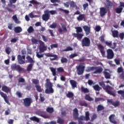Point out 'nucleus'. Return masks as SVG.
<instances>
[{"label": "nucleus", "instance_id": "obj_32", "mask_svg": "<svg viewBox=\"0 0 124 124\" xmlns=\"http://www.w3.org/2000/svg\"><path fill=\"white\" fill-rule=\"evenodd\" d=\"M30 120L33 122H36V123H39L40 122L39 119L36 117V116H33L31 117Z\"/></svg>", "mask_w": 124, "mask_h": 124}, {"label": "nucleus", "instance_id": "obj_21", "mask_svg": "<svg viewBox=\"0 0 124 124\" xmlns=\"http://www.w3.org/2000/svg\"><path fill=\"white\" fill-rule=\"evenodd\" d=\"M73 118L75 119V120H78V116H79V114L78 113V109L77 108H75L73 110Z\"/></svg>", "mask_w": 124, "mask_h": 124}, {"label": "nucleus", "instance_id": "obj_3", "mask_svg": "<svg viewBox=\"0 0 124 124\" xmlns=\"http://www.w3.org/2000/svg\"><path fill=\"white\" fill-rule=\"evenodd\" d=\"M77 33H74L72 34L73 36L78 39V40H81L84 36V34L80 33V32H83V29L81 27H77L75 28Z\"/></svg>", "mask_w": 124, "mask_h": 124}, {"label": "nucleus", "instance_id": "obj_31", "mask_svg": "<svg viewBox=\"0 0 124 124\" xmlns=\"http://www.w3.org/2000/svg\"><path fill=\"white\" fill-rule=\"evenodd\" d=\"M80 90L82 93H90L89 89H88V88H84L83 86L81 87Z\"/></svg>", "mask_w": 124, "mask_h": 124}, {"label": "nucleus", "instance_id": "obj_5", "mask_svg": "<svg viewBox=\"0 0 124 124\" xmlns=\"http://www.w3.org/2000/svg\"><path fill=\"white\" fill-rule=\"evenodd\" d=\"M85 66L84 62L79 64L77 68L78 75H82V74L84 73V71H85Z\"/></svg>", "mask_w": 124, "mask_h": 124}, {"label": "nucleus", "instance_id": "obj_49", "mask_svg": "<svg viewBox=\"0 0 124 124\" xmlns=\"http://www.w3.org/2000/svg\"><path fill=\"white\" fill-rule=\"evenodd\" d=\"M61 62L62 63H66V62H68V60L66 58L62 57L61 58Z\"/></svg>", "mask_w": 124, "mask_h": 124}, {"label": "nucleus", "instance_id": "obj_59", "mask_svg": "<svg viewBox=\"0 0 124 124\" xmlns=\"http://www.w3.org/2000/svg\"><path fill=\"white\" fill-rule=\"evenodd\" d=\"M105 43L106 45H107V46H108V47H111V46L112 45V41L108 42V41H106Z\"/></svg>", "mask_w": 124, "mask_h": 124}, {"label": "nucleus", "instance_id": "obj_28", "mask_svg": "<svg viewBox=\"0 0 124 124\" xmlns=\"http://www.w3.org/2000/svg\"><path fill=\"white\" fill-rule=\"evenodd\" d=\"M111 32L112 33V36L114 38L119 37V31L117 30L111 31Z\"/></svg>", "mask_w": 124, "mask_h": 124}, {"label": "nucleus", "instance_id": "obj_13", "mask_svg": "<svg viewBox=\"0 0 124 124\" xmlns=\"http://www.w3.org/2000/svg\"><path fill=\"white\" fill-rule=\"evenodd\" d=\"M25 60H26V56L23 55L22 56L21 55H17V62L19 64H24L25 63Z\"/></svg>", "mask_w": 124, "mask_h": 124}, {"label": "nucleus", "instance_id": "obj_44", "mask_svg": "<svg viewBox=\"0 0 124 124\" xmlns=\"http://www.w3.org/2000/svg\"><path fill=\"white\" fill-rule=\"evenodd\" d=\"M46 112L49 113V114H52L54 112V108H53L48 107L46 108Z\"/></svg>", "mask_w": 124, "mask_h": 124}, {"label": "nucleus", "instance_id": "obj_8", "mask_svg": "<svg viewBox=\"0 0 124 124\" xmlns=\"http://www.w3.org/2000/svg\"><path fill=\"white\" fill-rule=\"evenodd\" d=\"M78 121L80 122H82V121H90V113H89V111L86 112L85 117L80 116L79 117H78Z\"/></svg>", "mask_w": 124, "mask_h": 124}, {"label": "nucleus", "instance_id": "obj_53", "mask_svg": "<svg viewBox=\"0 0 124 124\" xmlns=\"http://www.w3.org/2000/svg\"><path fill=\"white\" fill-rule=\"evenodd\" d=\"M112 105L114 106V107H118V106H120V102L119 101H113L112 102Z\"/></svg>", "mask_w": 124, "mask_h": 124}, {"label": "nucleus", "instance_id": "obj_38", "mask_svg": "<svg viewBox=\"0 0 124 124\" xmlns=\"http://www.w3.org/2000/svg\"><path fill=\"white\" fill-rule=\"evenodd\" d=\"M58 119L57 120V124H63V123H64V120L62 119L61 117H58Z\"/></svg>", "mask_w": 124, "mask_h": 124}, {"label": "nucleus", "instance_id": "obj_18", "mask_svg": "<svg viewBox=\"0 0 124 124\" xmlns=\"http://www.w3.org/2000/svg\"><path fill=\"white\" fill-rule=\"evenodd\" d=\"M83 29L85 32V34L86 35H89L91 33V27L87 25H85L83 26Z\"/></svg>", "mask_w": 124, "mask_h": 124}, {"label": "nucleus", "instance_id": "obj_39", "mask_svg": "<svg viewBox=\"0 0 124 124\" xmlns=\"http://www.w3.org/2000/svg\"><path fill=\"white\" fill-rule=\"evenodd\" d=\"M79 105L80 106H84L85 107H88V103L85 101H80L79 102Z\"/></svg>", "mask_w": 124, "mask_h": 124}, {"label": "nucleus", "instance_id": "obj_23", "mask_svg": "<svg viewBox=\"0 0 124 124\" xmlns=\"http://www.w3.org/2000/svg\"><path fill=\"white\" fill-rule=\"evenodd\" d=\"M49 69H50V71L52 73L53 76H54V81H57V77L56 76V68L54 67H50Z\"/></svg>", "mask_w": 124, "mask_h": 124}, {"label": "nucleus", "instance_id": "obj_30", "mask_svg": "<svg viewBox=\"0 0 124 124\" xmlns=\"http://www.w3.org/2000/svg\"><path fill=\"white\" fill-rule=\"evenodd\" d=\"M105 5L109 8V7H112L113 6V3L110 1L109 0H107L105 3Z\"/></svg>", "mask_w": 124, "mask_h": 124}, {"label": "nucleus", "instance_id": "obj_27", "mask_svg": "<svg viewBox=\"0 0 124 124\" xmlns=\"http://www.w3.org/2000/svg\"><path fill=\"white\" fill-rule=\"evenodd\" d=\"M123 9L124 8L122 7L119 6L118 7H116L115 9V11L116 13H117V14H120L122 13V12L123 11Z\"/></svg>", "mask_w": 124, "mask_h": 124}, {"label": "nucleus", "instance_id": "obj_20", "mask_svg": "<svg viewBox=\"0 0 124 124\" xmlns=\"http://www.w3.org/2000/svg\"><path fill=\"white\" fill-rule=\"evenodd\" d=\"M114 118H115V114L110 115L108 117L109 121L110 123H111V124H117V121L115 120Z\"/></svg>", "mask_w": 124, "mask_h": 124}, {"label": "nucleus", "instance_id": "obj_17", "mask_svg": "<svg viewBox=\"0 0 124 124\" xmlns=\"http://www.w3.org/2000/svg\"><path fill=\"white\" fill-rule=\"evenodd\" d=\"M107 13V9L104 7H101L100 8V17H103L105 16V15Z\"/></svg>", "mask_w": 124, "mask_h": 124}, {"label": "nucleus", "instance_id": "obj_34", "mask_svg": "<svg viewBox=\"0 0 124 124\" xmlns=\"http://www.w3.org/2000/svg\"><path fill=\"white\" fill-rule=\"evenodd\" d=\"M104 75L106 79H110V78H111V75L108 72H104Z\"/></svg>", "mask_w": 124, "mask_h": 124}, {"label": "nucleus", "instance_id": "obj_62", "mask_svg": "<svg viewBox=\"0 0 124 124\" xmlns=\"http://www.w3.org/2000/svg\"><path fill=\"white\" fill-rule=\"evenodd\" d=\"M18 83H25V78H20L18 79Z\"/></svg>", "mask_w": 124, "mask_h": 124}, {"label": "nucleus", "instance_id": "obj_55", "mask_svg": "<svg viewBox=\"0 0 124 124\" xmlns=\"http://www.w3.org/2000/svg\"><path fill=\"white\" fill-rule=\"evenodd\" d=\"M49 28L50 29H56L57 28V23H53L51 25L49 26Z\"/></svg>", "mask_w": 124, "mask_h": 124}, {"label": "nucleus", "instance_id": "obj_33", "mask_svg": "<svg viewBox=\"0 0 124 124\" xmlns=\"http://www.w3.org/2000/svg\"><path fill=\"white\" fill-rule=\"evenodd\" d=\"M94 67L95 66H88L87 67V69H86V72H91V71H94Z\"/></svg>", "mask_w": 124, "mask_h": 124}, {"label": "nucleus", "instance_id": "obj_24", "mask_svg": "<svg viewBox=\"0 0 124 124\" xmlns=\"http://www.w3.org/2000/svg\"><path fill=\"white\" fill-rule=\"evenodd\" d=\"M70 83L72 86V89H74L75 88H77V81L73 79L70 80Z\"/></svg>", "mask_w": 124, "mask_h": 124}, {"label": "nucleus", "instance_id": "obj_9", "mask_svg": "<svg viewBox=\"0 0 124 124\" xmlns=\"http://www.w3.org/2000/svg\"><path fill=\"white\" fill-rule=\"evenodd\" d=\"M115 54H114V52L111 49H108L107 50V58L108 60H112L114 58Z\"/></svg>", "mask_w": 124, "mask_h": 124}, {"label": "nucleus", "instance_id": "obj_22", "mask_svg": "<svg viewBox=\"0 0 124 124\" xmlns=\"http://www.w3.org/2000/svg\"><path fill=\"white\" fill-rule=\"evenodd\" d=\"M78 21H85L86 20V15L85 14H80L77 17Z\"/></svg>", "mask_w": 124, "mask_h": 124}, {"label": "nucleus", "instance_id": "obj_64", "mask_svg": "<svg viewBox=\"0 0 124 124\" xmlns=\"http://www.w3.org/2000/svg\"><path fill=\"white\" fill-rule=\"evenodd\" d=\"M120 79L124 80V71L119 76Z\"/></svg>", "mask_w": 124, "mask_h": 124}, {"label": "nucleus", "instance_id": "obj_26", "mask_svg": "<svg viewBox=\"0 0 124 124\" xmlns=\"http://www.w3.org/2000/svg\"><path fill=\"white\" fill-rule=\"evenodd\" d=\"M93 88L96 92H99L101 90H102V88L100 87L98 84H95L93 86Z\"/></svg>", "mask_w": 124, "mask_h": 124}, {"label": "nucleus", "instance_id": "obj_60", "mask_svg": "<svg viewBox=\"0 0 124 124\" xmlns=\"http://www.w3.org/2000/svg\"><path fill=\"white\" fill-rule=\"evenodd\" d=\"M73 48L70 46H68L66 48L64 49V52H68V51H73Z\"/></svg>", "mask_w": 124, "mask_h": 124}, {"label": "nucleus", "instance_id": "obj_54", "mask_svg": "<svg viewBox=\"0 0 124 124\" xmlns=\"http://www.w3.org/2000/svg\"><path fill=\"white\" fill-rule=\"evenodd\" d=\"M124 72V68L122 67H119L117 69V73H123Z\"/></svg>", "mask_w": 124, "mask_h": 124}, {"label": "nucleus", "instance_id": "obj_14", "mask_svg": "<svg viewBox=\"0 0 124 124\" xmlns=\"http://www.w3.org/2000/svg\"><path fill=\"white\" fill-rule=\"evenodd\" d=\"M36 114L38 116H40V117L44 118V119H48V116H47V113H46V111H43L39 110L36 112Z\"/></svg>", "mask_w": 124, "mask_h": 124}, {"label": "nucleus", "instance_id": "obj_51", "mask_svg": "<svg viewBox=\"0 0 124 124\" xmlns=\"http://www.w3.org/2000/svg\"><path fill=\"white\" fill-rule=\"evenodd\" d=\"M33 84H34L35 85H38L39 84V80L37 79H32L31 80Z\"/></svg>", "mask_w": 124, "mask_h": 124}, {"label": "nucleus", "instance_id": "obj_45", "mask_svg": "<svg viewBox=\"0 0 124 124\" xmlns=\"http://www.w3.org/2000/svg\"><path fill=\"white\" fill-rule=\"evenodd\" d=\"M35 87L38 93H42V89H41V86H40L39 85H36Z\"/></svg>", "mask_w": 124, "mask_h": 124}, {"label": "nucleus", "instance_id": "obj_15", "mask_svg": "<svg viewBox=\"0 0 124 124\" xmlns=\"http://www.w3.org/2000/svg\"><path fill=\"white\" fill-rule=\"evenodd\" d=\"M0 95H1V97H2L6 103L7 104L10 105V102H9V100L8 99V97H7V95L4 93L0 91Z\"/></svg>", "mask_w": 124, "mask_h": 124}, {"label": "nucleus", "instance_id": "obj_35", "mask_svg": "<svg viewBox=\"0 0 124 124\" xmlns=\"http://www.w3.org/2000/svg\"><path fill=\"white\" fill-rule=\"evenodd\" d=\"M104 107L101 105H99L97 107V112H99V111H102L104 110Z\"/></svg>", "mask_w": 124, "mask_h": 124}, {"label": "nucleus", "instance_id": "obj_10", "mask_svg": "<svg viewBox=\"0 0 124 124\" xmlns=\"http://www.w3.org/2000/svg\"><path fill=\"white\" fill-rule=\"evenodd\" d=\"M39 50L40 53H44L47 51V46H45V44L42 41H40Z\"/></svg>", "mask_w": 124, "mask_h": 124}, {"label": "nucleus", "instance_id": "obj_40", "mask_svg": "<svg viewBox=\"0 0 124 124\" xmlns=\"http://www.w3.org/2000/svg\"><path fill=\"white\" fill-rule=\"evenodd\" d=\"M33 67V64L30 63L28 64L27 68V71H31V70L32 69V67Z\"/></svg>", "mask_w": 124, "mask_h": 124}, {"label": "nucleus", "instance_id": "obj_42", "mask_svg": "<svg viewBox=\"0 0 124 124\" xmlns=\"http://www.w3.org/2000/svg\"><path fill=\"white\" fill-rule=\"evenodd\" d=\"M11 47L8 46L5 49V52L7 55H10V53H11Z\"/></svg>", "mask_w": 124, "mask_h": 124}, {"label": "nucleus", "instance_id": "obj_48", "mask_svg": "<svg viewBox=\"0 0 124 124\" xmlns=\"http://www.w3.org/2000/svg\"><path fill=\"white\" fill-rule=\"evenodd\" d=\"M99 101H104V99L101 97L95 98V102H99Z\"/></svg>", "mask_w": 124, "mask_h": 124}, {"label": "nucleus", "instance_id": "obj_56", "mask_svg": "<svg viewBox=\"0 0 124 124\" xmlns=\"http://www.w3.org/2000/svg\"><path fill=\"white\" fill-rule=\"evenodd\" d=\"M59 10H60V11H62V12H63L65 14H68V13H69V11H68L67 10H64L62 8H59Z\"/></svg>", "mask_w": 124, "mask_h": 124}, {"label": "nucleus", "instance_id": "obj_1", "mask_svg": "<svg viewBox=\"0 0 124 124\" xmlns=\"http://www.w3.org/2000/svg\"><path fill=\"white\" fill-rule=\"evenodd\" d=\"M99 85L101 87L103 90L106 91V93L109 94L110 95H112V96H116V92L115 91H112L114 90V88L109 86V85H106L105 82L101 81L99 82Z\"/></svg>", "mask_w": 124, "mask_h": 124}, {"label": "nucleus", "instance_id": "obj_58", "mask_svg": "<svg viewBox=\"0 0 124 124\" xmlns=\"http://www.w3.org/2000/svg\"><path fill=\"white\" fill-rule=\"evenodd\" d=\"M57 71L59 73H62V72L64 71V70L63 69V68L60 67L57 68Z\"/></svg>", "mask_w": 124, "mask_h": 124}, {"label": "nucleus", "instance_id": "obj_57", "mask_svg": "<svg viewBox=\"0 0 124 124\" xmlns=\"http://www.w3.org/2000/svg\"><path fill=\"white\" fill-rule=\"evenodd\" d=\"M36 56L38 59H41V58H43V57H44L43 54H39V52H36Z\"/></svg>", "mask_w": 124, "mask_h": 124}, {"label": "nucleus", "instance_id": "obj_37", "mask_svg": "<svg viewBox=\"0 0 124 124\" xmlns=\"http://www.w3.org/2000/svg\"><path fill=\"white\" fill-rule=\"evenodd\" d=\"M26 59H27L28 62H30V63H34V61H33L32 58H31V56H27Z\"/></svg>", "mask_w": 124, "mask_h": 124}, {"label": "nucleus", "instance_id": "obj_12", "mask_svg": "<svg viewBox=\"0 0 124 124\" xmlns=\"http://www.w3.org/2000/svg\"><path fill=\"white\" fill-rule=\"evenodd\" d=\"M97 47L99 50L102 57H105V48L104 47V46H103L101 44H98L97 45Z\"/></svg>", "mask_w": 124, "mask_h": 124}, {"label": "nucleus", "instance_id": "obj_29", "mask_svg": "<svg viewBox=\"0 0 124 124\" xmlns=\"http://www.w3.org/2000/svg\"><path fill=\"white\" fill-rule=\"evenodd\" d=\"M12 19H13V20L15 21V23H16V24H19L21 23L19 21V19H18V18L17 17V16H16V15H14L12 16Z\"/></svg>", "mask_w": 124, "mask_h": 124}, {"label": "nucleus", "instance_id": "obj_46", "mask_svg": "<svg viewBox=\"0 0 124 124\" xmlns=\"http://www.w3.org/2000/svg\"><path fill=\"white\" fill-rule=\"evenodd\" d=\"M27 31L29 33H31V32L34 31V29H33V28L32 26H30L28 29Z\"/></svg>", "mask_w": 124, "mask_h": 124}, {"label": "nucleus", "instance_id": "obj_47", "mask_svg": "<svg viewBox=\"0 0 124 124\" xmlns=\"http://www.w3.org/2000/svg\"><path fill=\"white\" fill-rule=\"evenodd\" d=\"M31 41L32 44H38V40H37L34 38H32L31 39Z\"/></svg>", "mask_w": 124, "mask_h": 124}, {"label": "nucleus", "instance_id": "obj_11", "mask_svg": "<svg viewBox=\"0 0 124 124\" xmlns=\"http://www.w3.org/2000/svg\"><path fill=\"white\" fill-rule=\"evenodd\" d=\"M50 17H51V15L46 10L44 11V14L42 16V19L43 21L47 22L50 19Z\"/></svg>", "mask_w": 124, "mask_h": 124}, {"label": "nucleus", "instance_id": "obj_19", "mask_svg": "<svg viewBox=\"0 0 124 124\" xmlns=\"http://www.w3.org/2000/svg\"><path fill=\"white\" fill-rule=\"evenodd\" d=\"M2 91L6 93H11V89H10L9 87L6 86V85H3L2 86Z\"/></svg>", "mask_w": 124, "mask_h": 124}, {"label": "nucleus", "instance_id": "obj_16", "mask_svg": "<svg viewBox=\"0 0 124 124\" xmlns=\"http://www.w3.org/2000/svg\"><path fill=\"white\" fill-rule=\"evenodd\" d=\"M94 70L95 71L93 72V74H100L103 71V69L100 66H95Z\"/></svg>", "mask_w": 124, "mask_h": 124}, {"label": "nucleus", "instance_id": "obj_7", "mask_svg": "<svg viewBox=\"0 0 124 124\" xmlns=\"http://www.w3.org/2000/svg\"><path fill=\"white\" fill-rule=\"evenodd\" d=\"M81 45L82 47H89L91 45V40H90V38L85 37L82 40Z\"/></svg>", "mask_w": 124, "mask_h": 124}, {"label": "nucleus", "instance_id": "obj_41", "mask_svg": "<svg viewBox=\"0 0 124 124\" xmlns=\"http://www.w3.org/2000/svg\"><path fill=\"white\" fill-rule=\"evenodd\" d=\"M85 99H86V100H88V101H93V98H92L91 96H90L89 94H86L85 95Z\"/></svg>", "mask_w": 124, "mask_h": 124}, {"label": "nucleus", "instance_id": "obj_4", "mask_svg": "<svg viewBox=\"0 0 124 124\" xmlns=\"http://www.w3.org/2000/svg\"><path fill=\"white\" fill-rule=\"evenodd\" d=\"M11 69L12 70L18 71V72H21V71H25V69L24 68L21 67L20 65H17L16 63H13L11 65Z\"/></svg>", "mask_w": 124, "mask_h": 124}, {"label": "nucleus", "instance_id": "obj_63", "mask_svg": "<svg viewBox=\"0 0 124 124\" xmlns=\"http://www.w3.org/2000/svg\"><path fill=\"white\" fill-rule=\"evenodd\" d=\"M58 44H53L50 45L51 49H53V48H58Z\"/></svg>", "mask_w": 124, "mask_h": 124}, {"label": "nucleus", "instance_id": "obj_50", "mask_svg": "<svg viewBox=\"0 0 124 124\" xmlns=\"http://www.w3.org/2000/svg\"><path fill=\"white\" fill-rule=\"evenodd\" d=\"M105 35H102L100 37V41L101 42L104 43H105Z\"/></svg>", "mask_w": 124, "mask_h": 124}, {"label": "nucleus", "instance_id": "obj_36", "mask_svg": "<svg viewBox=\"0 0 124 124\" xmlns=\"http://www.w3.org/2000/svg\"><path fill=\"white\" fill-rule=\"evenodd\" d=\"M66 96L68 98H73L74 97V94L72 92H68V93L66 94Z\"/></svg>", "mask_w": 124, "mask_h": 124}, {"label": "nucleus", "instance_id": "obj_52", "mask_svg": "<svg viewBox=\"0 0 124 124\" xmlns=\"http://www.w3.org/2000/svg\"><path fill=\"white\" fill-rule=\"evenodd\" d=\"M29 2L32 4H39V2L37 1L36 0H31L29 1Z\"/></svg>", "mask_w": 124, "mask_h": 124}, {"label": "nucleus", "instance_id": "obj_61", "mask_svg": "<svg viewBox=\"0 0 124 124\" xmlns=\"http://www.w3.org/2000/svg\"><path fill=\"white\" fill-rule=\"evenodd\" d=\"M70 5L71 7H72V8H74L76 5L75 4V2H74V1H71L70 2Z\"/></svg>", "mask_w": 124, "mask_h": 124}, {"label": "nucleus", "instance_id": "obj_25", "mask_svg": "<svg viewBox=\"0 0 124 124\" xmlns=\"http://www.w3.org/2000/svg\"><path fill=\"white\" fill-rule=\"evenodd\" d=\"M23 31L22 28L20 26L16 27L14 28V31L16 33H20Z\"/></svg>", "mask_w": 124, "mask_h": 124}, {"label": "nucleus", "instance_id": "obj_6", "mask_svg": "<svg viewBox=\"0 0 124 124\" xmlns=\"http://www.w3.org/2000/svg\"><path fill=\"white\" fill-rule=\"evenodd\" d=\"M23 105L25 107H30L32 103V99L31 97H27L23 99Z\"/></svg>", "mask_w": 124, "mask_h": 124}, {"label": "nucleus", "instance_id": "obj_43", "mask_svg": "<svg viewBox=\"0 0 124 124\" xmlns=\"http://www.w3.org/2000/svg\"><path fill=\"white\" fill-rule=\"evenodd\" d=\"M46 10L48 13V14H51V15H55V14H57V12L55 10H51V11H49V10Z\"/></svg>", "mask_w": 124, "mask_h": 124}, {"label": "nucleus", "instance_id": "obj_2", "mask_svg": "<svg viewBox=\"0 0 124 124\" xmlns=\"http://www.w3.org/2000/svg\"><path fill=\"white\" fill-rule=\"evenodd\" d=\"M46 82L45 84L46 89L45 90V93L49 94V93H54V88H53V83L51 82L50 79L48 78L46 80Z\"/></svg>", "mask_w": 124, "mask_h": 124}]
</instances>
